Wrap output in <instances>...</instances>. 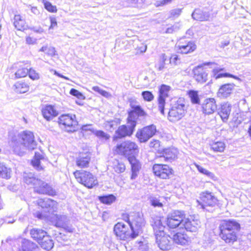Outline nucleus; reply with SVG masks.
Listing matches in <instances>:
<instances>
[{
    "instance_id": "obj_1",
    "label": "nucleus",
    "mask_w": 251,
    "mask_h": 251,
    "mask_svg": "<svg viewBox=\"0 0 251 251\" xmlns=\"http://www.w3.org/2000/svg\"><path fill=\"white\" fill-rule=\"evenodd\" d=\"M114 155L124 156L127 158L131 166L130 178H136L142 168V164L135 155L139 153V148L137 144L132 140H124L117 143L112 149Z\"/></svg>"
},
{
    "instance_id": "obj_2",
    "label": "nucleus",
    "mask_w": 251,
    "mask_h": 251,
    "mask_svg": "<svg viewBox=\"0 0 251 251\" xmlns=\"http://www.w3.org/2000/svg\"><path fill=\"white\" fill-rule=\"evenodd\" d=\"M38 204L43 210L37 212L34 215L35 217L40 220H50L54 223L55 226L63 228L69 232H73V228L66 226V218L64 216L54 213L57 204L56 201L50 199H48L46 201L45 199H40Z\"/></svg>"
},
{
    "instance_id": "obj_3",
    "label": "nucleus",
    "mask_w": 251,
    "mask_h": 251,
    "mask_svg": "<svg viewBox=\"0 0 251 251\" xmlns=\"http://www.w3.org/2000/svg\"><path fill=\"white\" fill-rule=\"evenodd\" d=\"M219 228L220 236L226 243L232 244L236 241L237 233L240 229V225L236 220H223Z\"/></svg>"
},
{
    "instance_id": "obj_4",
    "label": "nucleus",
    "mask_w": 251,
    "mask_h": 251,
    "mask_svg": "<svg viewBox=\"0 0 251 251\" xmlns=\"http://www.w3.org/2000/svg\"><path fill=\"white\" fill-rule=\"evenodd\" d=\"M12 142L14 150L17 151L24 150H33L37 145L33 133L29 131H25L18 134Z\"/></svg>"
},
{
    "instance_id": "obj_5",
    "label": "nucleus",
    "mask_w": 251,
    "mask_h": 251,
    "mask_svg": "<svg viewBox=\"0 0 251 251\" xmlns=\"http://www.w3.org/2000/svg\"><path fill=\"white\" fill-rule=\"evenodd\" d=\"M73 175L79 184L88 189H92L99 185L96 176L91 172L86 170H75Z\"/></svg>"
},
{
    "instance_id": "obj_6",
    "label": "nucleus",
    "mask_w": 251,
    "mask_h": 251,
    "mask_svg": "<svg viewBox=\"0 0 251 251\" xmlns=\"http://www.w3.org/2000/svg\"><path fill=\"white\" fill-rule=\"evenodd\" d=\"M187 110L186 102L184 98H179L172 104L168 112V119L173 122L180 120L185 114Z\"/></svg>"
},
{
    "instance_id": "obj_7",
    "label": "nucleus",
    "mask_w": 251,
    "mask_h": 251,
    "mask_svg": "<svg viewBox=\"0 0 251 251\" xmlns=\"http://www.w3.org/2000/svg\"><path fill=\"white\" fill-rule=\"evenodd\" d=\"M29 183L32 185L34 192L39 194L51 197L57 195L56 190L51 185L40 179L33 177Z\"/></svg>"
},
{
    "instance_id": "obj_8",
    "label": "nucleus",
    "mask_w": 251,
    "mask_h": 251,
    "mask_svg": "<svg viewBox=\"0 0 251 251\" xmlns=\"http://www.w3.org/2000/svg\"><path fill=\"white\" fill-rule=\"evenodd\" d=\"M136 125L131 120L126 119V123L119 126L115 130L112 136V141L116 142L118 140L129 137L133 134Z\"/></svg>"
},
{
    "instance_id": "obj_9",
    "label": "nucleus",
    "mask_w": 251,
    "mask_h": 251,
    "mask_svg": "<svg viewBox=\"0 0 251 251\" xmlns=\"http://www.w3.org/2000/svg\"><path fill=\"white\" fill-rule=\"evenodd\" d=\"M59 126L67 132H72L76 130L78 122L74 114H63L58 118Z\"/></svg>"
},
{
    "instance_id": "obj_10",
    "label": "nucleus",
    "mask_w": 251,
    "mask_h": 251,
    "mask_svg": "<svg viewBox=\"0 0 251 251\" xmlns=\"http://www.w3.org/2000/svg\"><path fill=\"white\" fill-rule=\"evenodd\" d=\"M113 232L118 240L120 241H129L135 238L132 236L129 226H127L121 222L114 225Z\"/></svg>"
},
{
    "instance_id": "obj_11",
    "label": "nucleus",
    "mask_w": 251,
    "mask_h": 251,
    "mask_svg": "<svg viewBox=\"0 0 251 251\" xmlns=\"http://www.w3.org/2000/svg\"><path fill=\"white\" fill-rule=\"evenodd\" d=\"M131 221L129 225L131 231H132V236L137 238L142 232V228L145 226V222L143 215L139 212H131Z\"/></svg>"
},
{
    "instance_id": "obj_12",
    "label": "nucleus",
    "mask_w": 251,
    "mask_h": 251,
    "mask_svg": "<svg viewBox=\"0 0 251 251\" xmlns=\"http://www.w3.org/2000/svg\"><path fill=\"white\" fill-rule=\"evenodd\" d=\"M184 217V213L181 211H174L168 215L167 220L168 226L172 228L180 226L182 228V222Z\"/></svg>"
},
{
    "instance_id": "obj_13",
    "label": "nucleus",
    "mask_w": 251,
    "mask_h": 251,
    "mask_svg": "<svg viewBox=\"0 0 251 251\" xmlns=\"http://www.w3.org/2000/svg\"><path fill=\"white\" fill-rule=\"evenodd\" d=\"M161 228V227L158 226V247L161 250L169 251L172 247V238L166 234Z\"/></svg>"
},
{
    "instance_id": "obj_14",
    "label": "nucleus",
    "mask_w": 251,
    "mask_h": 251,
    "mask_svg": "<svg viewBox=\"0 0 251 251\" xmlns=\"http://www.w3.org/2000/svg\"><path fill=\"white\" fill-rule=\"evenodd\" d=\"M91 161V153L90 151H83L78 153L75 158L76 166L81 169L87 168L89 167Z\"/></svg>"
},
{
    "instance_id": "obj_15",
    "label": "nucleus",
    "mask_w": 251,
    "mask_h": 251,
    "mask_svg": "<svg viewBox=\"0 0 251 251\" xmlns=\"http://www.w3.org/2000/svg\"><path fill=\"white\" fill-rule=\"evenodd\" d=\"M156 132L155 126L151 125L139 130L137 132L136 136L140 142H145L152 137Z\"/></svg>"
},
{
    "instance_id": "obj_16",
    "label": "nucleus",
    "mask_w": 251,
    "mask_h": 251,
    "mask_svg": "<svg viewBox=\"0 0 251 251\" xmlns=\"http://www.w3.org/2000/svg\"><path fill=\"white\" fill-rule=\"evenodd\" d=\"M201 201L200 202L197 201V202L201 206V207L207 211L209 210L207 208L208 207H213L217 202V198L213 196L211 193H202L201 195Z\"/></svg>"
},
{
    "instance_id": "obj_17",
    "label": "nucleus",
    "mask_w": 251,
    "mask_h": 251,
    "mask_svg": "<svg viewBox=\"0 0 251 251\" xmlns=\"http://www.w3.org/2000/svg\"><path fill=\"white\" fill-rule=\"evenodd\" d=\"M171 90V87L165 84H162L159 88V97L158 99V102L159 110L162 115L164 114L165 99L169 97V93Z\"/></svg>"
},
{
    "instance_id": "obj_18",
    "label": "nucleus",
    "mask_w": 251,
    "mask_h": 251,
    "mask_svg": "<svg viewBox=\"0 0 251 251\" xmlns=\"http://www.w3.org/2000/svg\"><path fill=\"white\" fill-rule=\"evenodd\" d=\"M178 151L176 148H168L158 149V159L160 160H169L175 159L177 155Z\"/></svg>"
},
{
    "instance_id": "obj_19",
    "label": "nucleus",
    "mask_w": 251,
    "mask_h": 251,
    "mask_svg": "<svg viewBox=\"0 0 251 251\" xmlns=\"http://www.w3.org/2000/svg\"><path fill=\"white\" fill-rule=\"evenodd\" d=\"M41 114L46 121H50L58 115V112L53 105L47 104L42 107Z\"/></svg>"
},
{
    "instance_id": "obj_20",
    "label": "nucleus",
    "mask_w": 251,
    "mask_h": 251,
    "mask_svg": "<svg viewBox=\"0 0 251 251\" xmlns=\"http://www.w3.org/2000/svg\"><path fill=\"white\" fill-rule=\"evenodd\" d=\"M133 100L130 101V106L131 110L128 112V116L126 119L131 120L134 124L137 125V120L135 118L134 114L137 116H144L146 115V113L144 110L139 105H133Z\"/></svg>"
},
{
    "instance_id": "obj_21",
    "label": "nucleus",
    "mask_w": 251,
    "mask_h": 251,
    "mask_svg": "<svg viewBox=\"0 0 251 251\" xmlns=\"http://www.w3.org/2000/svg\"><path fill=\"white\" fill-rule=\"evenodd\" d=\"M182 224V227H184L187 231L190 232H196L201 226L200 221L192 217L183 219Z\"/></svg>"
},
{
    "instance_id": "obj_22",
    "label": "nucleus",
    "mask_w": 251,
    "mask_h": 251,
    "mask_svg": "<svg viewBox=\"0 0 251 251\" xmlns=\"http://www.w3.org/2000/svg\"><path fill=\"white\" fill-rule=\"evenodd\" d=\"M195 79L199 83H203L208 80V73L202 66H198L193 70Z\"/></svg>"
},
{
    "instance_id": "obj_23",
    "label": "nucleus",
    "mask_w": 251,
    "mask_h": 251,
    "mask_svg": "<svg viewBox=\"0 0 251 251\" xmlns=\"http://www.w3.org/2000/svg\"><path fill=\"white\" fill-rule=\"evenodd\" d=\"M30 66L31 63L29 61L20 62L18 64L17 70L14 74L15 78H21L27 76L28 69Z\"/></svg>"
},
{
    "instance_id": "obj_24",
    "label": "nucleus",
    "mask_w": 251,
    "mask_h": 251,
    "mask_svg": "<svg viewBox=\"0 0 251 251\" xmlns=\"http://www.w3.org/2000/svg\"><path fill=\"white\" fill-rule=\"evenodd\" d=\"M217 108L216 100L214 98L206 99L202 104V110L205 114H213Z\"/></svg>"
},
{
    "instance_id": "obj_25",
    "label": "nucleus",
    "mask_w": 251,
    "mask_h": 251,
    "mask_svg": "<svg viewBox=\"0 0 251 251\" xmlns=\"http://www.w3.org/2000/svg\"><path fill=\"white\" fill-rule=\"evenodd\" d=\"M13 25L18 30L24 31L29 28L25 19L20 14H15L13 19Z\"/></svg>"
},
{
    "instance_id": "obj_26",
    "label": "nucleus",
    "mask_w": 251,
    "mask_h": 251,
    "mask_svg": "<svg viewBox=\"0 0 251 251\" xmlns=\"http://www.w3.org/2000/svg\"><path fill=\"white\" fill-rule=\"evenodd\" d=\"M177 51L179 53L187 54L194 51L196 49V45L192 41L183 43L180 42L178 45Z\"/></svg>"
},
{
    "instance_id": "obj_27",
    "label": "nucleus",
    "mask_w": 251,
    "mask_h": 251,
    "mask_svg": "<svg viewBox=\"0 0 251 251\" xmlns=\"http://www.w3.org/2000/svg\"><path fill=\"white\" fill-rule=\"evenodd\" d=\"M29 234L31 238L38 243L48 234L47 231L40 228H31Z\"/></svg>"
},
{
    "instance_id": "obj_28",
    "label": "nucleus",
    "mask_w": 251,
    "mask_h": 251,
    "mask_svg": "<svg viewBox=\"0 0 251 251\" xmlns=\"http://www.w3.org/2000/svg\"><path fill=\"white\" fill-rule=\"evenodd\" d=\"M234 85L228 83L223 85L219 88L217 96L221 98H226L229 97L233 90Z\"/></svg>"
},
{
    "instance_id": "obj_29",
    "label": "nucleus",
    "mask_w": 251,
    "mask_h": 251,
    "mask_svg": "<svg viewBox=\"0 0 251 251\" xmlns=\"http://www.w3.org/2000/svg\"><path fill=\"white\" fill-rule=\"evenodd\" d=\"M231 105L228 102H225L221 104L219 109L218 114L223 121L226 122L227 121L231 112Z\"/></svg>"
},
{
    "instance_id": "obj_30",
    "label": "nucleus",
    "mask_w": 251,
    "mask_h": 251,
    "mask_svg": "<svg viewBox=\"0 0 251 251\" xmlns=\"http://www.w3.org/2000/svg\"><path fill=\"white\" fill-rule=\"evenodd\" d=\"M38 244L43 250L50 251L53 248L54 243L51 236L48 234L39 242Z\"/></svg>"
},
{
    "instance_id": "obj_31",
    "label": "nucleus",
    "mask_w": 251,
    "mask_h": 251,
    "mask_svg": "<svg viewBox=\"0 0 251 251\" xmlns=\"http://www.w3.org/2000/svg\"><path fill=\"white\" fill-rule=\"evenodd\" d=\"M13 89L16 93L23 94L29 91V85L25 81H18L14 84Z\"/></svg>"
},
{
    "instance_id": "obj_32",
    "label": "nucleus",
    "mask_w": 251,
    "mask_h": 251,
    "mask_svg": "<svg viewBox=\"0 0 251 251\" xmlns=\"http://www.w3.org/2000/svg\"><path fill=\"white\" fill-rule=\"evenodd\" d=\"M192 17L197 21H206L209 19L210 14L208 12L203 11L200 9H197L193 12Z\"/></svg>"
},
{
    "instance_id": "obj_33",
    "label": "nucleus",
    "mask_w": 251,
    "mask_h": 251,
    "mask_svg": "<svg viewBox=\"0 0 251 251\" xmlns=\"http://www.w3.org/2000/svg\"><path fill=\"white\" fill-rule=\"evenodd\" d=\"M224 70V68H216L213 69L212 71V76L213 77L215 78L216 79H217L218 78H221V77H232L235 79H238V77L236 76L233 75L231 74H230L229 73H222V71Z\"/></svg>"
},
{
    "instance_id": "obj_34",
    "label": "nucleus",
    "mask_w": 251,
    "mask_h": 251,
    "mask_svg": "<svg viewBox=\"0 0 251 251\" xmlns=\"http://www.w3.org/2000/svg\"><path fill=\"white\" fill-rule=\"evenodd\" d=\"M171 174V169L168 165L158 164V177L166 179Z\"/></svg>"
},
{
    "instance_id": "obj_35",
    "label": "nucleus",
    "mask_w": 251,
    "mask_h": 251,
    "mask_svg": "<svg viewBox=\"0 0 251 251\" xmlns=\"http://www.w3.org/2000/svg\"><path fill=\"white\" fill-rule=\"evenodd\" d=\"M188 238L186 234L177 232L173 235V240L177 244L184 245L187 243Z\"/></svg>"
},
{
    "instance_id": "obj_36",
    "label": "nucleus",
    "mask_w": 251,
    "mask_h": 251,
    "mask_svg": "<svg viewBox=\"0 0 251 251\" xmlns=\"http://www.w3.org/2000/svg\"><path fill=\"white\" fill-rule=\"evenodd\" d=\"M98 199L102 204L110 205L116 201V197L113 194H109L99 196Z\"/></svg>"
},
{
    "instance_id": "obj_37",
    "label": "nucleus",
    "mask_w": 251,
    "mask_h": 251,
    "mask_svg": "<svg viewBox=\"0 0 251 251\" xmlns=\"http://www.w3.org/2000/svg\"><path fill=\"white\" fill-rule=\"evenodd\" d=\"M44 157L39 152H35L33 159L31 161V164L37 170H42L44 168L40 166V161Z\"/></svg>"
},
{
    "instance_id": "obj_38",
    "label": "nucleus",
    "mask_w": 251,
    "mask_h": 251,
    "mask_svg": "<svg viewBox=\"0 0 251 251\" xmlns=\"http://www.w3.org/2000/svg\"><path fill=\"white\" fill-rule=\"evenodd\" d=\"M122 120L120 118H115L113 120L106 121L104 124V127L109 130H113L115 127L121 123Z\"/></svg>"
},
{
    "instance_id": "obj_39",
    "label": "nucleus",
    "mask_w": 251,
    "mask_h": 251,
    "mask_svg": "<svg viewBox=\"0 0 251 251\" xmlns=\"http://www.w3.org/2000/svg\"><path fill=\"white\" fill-rule=\"evenodd\" d=\"M211 148L215 152H222L225 149L226 145L224 142L218 141L212 143Z\"/></svg>"
},
{
    "instance_id": "obj_40",
    "label": "nucleus",
    "mask_w": 251,
    "mask_h": 251,
    "mask_svg": "<svg viewBox=\"0 0 251 251\" xmlns=\"http://www.w3.org/2000/svg\"><path fill=\"white\" fill-rule=\"evenodd\" d=\"M27 76L32 80H37L40 78V74L31 66L29 68Z\"/></svg>"
},
{
    "instance_id": "obj_41",
    "label": "nucleus",
    "mask_w": 251,
    "mask_h": 251,
    "mask_svg": "<svg viewBox=\"0 0 251 251\" xmlns=\"http://www.w3.org/2000/svg\"><path fill=\"white\" fill-rule=\"evenodd\" d=\"M34 245L36 248L37 247L33 242L29 240L25 241L22 242L21 248L19 250V251H32L33 249L31 247V246Z\"/></svg>"
},
{
    "instance_id": "obj_42",
    "label": "nucleus",
    "mask_w": 251,
    "mask_h": 251,
    "mask_svg": "<svg viewBox=\"0 0 251 251\" xmlns=\"http://www.w3.org/2000/svg\"><path fill=\"white\" fill-rule=\"evenodd\" d=\"M188 95L191 99V102L193 104L200 103V100L197 91L194 90H190L188 92Z\"/></svg>"
},
{
    "instance_id": "obj_43",
    "label": "nucleus",
    "mask_w": 251,
    "mask_h": 251,
    "mask_svg": "<svg viewBox=\"0 0 251 251\" xmlns=\"http://www.w3.org/2000/svg\"><path fill=\"white\" fill-rule=\"evenodd\" d=\"M40 51L45 52L46 54L49 56H53L56 55V50L53 47L50 46H44L40 49Z\"/></svg>"
},
{
    "instance_id": "obj_44",
    "label": "nucleus",
    "mask_w": 251,
    "mask_h": 251,
    "mask_svg": "<svg viewBox=\"0 0 251 251\" xmlns=\"http://www.w3.org/2000/svg\"><path fill=\"white\" fill-rule=\"evenodd\" d=\"M180 27V25L177 23L170 27H165V29H163L160 32L163 33H173L174 32L177 31Z\"/></svg>"
},
{
    "instance_id": "obj_45",
    "label": "nucleus",
    "mask_w": 251,
    "mask_h": 251,
    "mask_svg": "<svg viewBox=\"0 0 251 251\" xmlns=\"http://www.w3.org/2000/svg\"><path fill=\"white\" fill-rule=\"evenodd\" d=\"M169 62V57H168L165 54H162L160 56L158 67L159 70H162L165 68V65Z\"/></svg>"
},
{
    "instance_id": "obj_46",
    "label": "nucleus",
    "mask_w": 251,
    "mask_h": 251,
    "mask_svg": "<svg viewBox=\"0 0 251 251\" xmlns=\"http://www.w3.org/2000/svg\"><path fill=\"white\" fill-rule=\"evenodd\" d=\"M45 8L50 13H56L57 8L55 5H53L51 2L46 1L43 2Z\"/></svg>"
},
{
    "instance_id": "obj_47",
    "label": "nucleus",
    "mask_w": 251,
    "mask_h": 251,
    "mask_svg": "<svg viewBox=\"0 0 251 251\" xmlns=\"http://www.w3.org/2000/svg\"><path fill=\"white\" fill-rule=\"evenodd\" d=\"M114 171L118 174L123 173L126 170V165L123 162H118L113 167Z\"/></svg>"
},
{
    "instance_id": "obj_48",
    "label": "nucleus",
    "mask_w": 251,
    "mask_h": 251,
    "mask_svg": "<svg viewBox=\"0 0 251 251\" xmlns=\"http://www.w3.org/2000/svg\"><path fill=\"white\" fill-rule=\"evenodd\" d=\"M94 134L100 139L107 140L110 138V135L102 130H97L94 132Z\"/></svg>"
},
{
    "instance_id": "obj_49",
    "label": "nucleus",
    "mask_w": 251,
    "mask_h": 251,
    "mask_svg": "<svg viewBox=\"0 0 251 251\" xmlns=\"http://www.w3.org/2000/svg\"><path fill=\"white\" fill-rule=\"evenodd\" d=\"M196 166L198 170L201 173L203 174L210 178H213L214 177V175L212 173L202 168L201 166L198 165H196Z\"/></svg>"
},
{
    "instance_id": "obj_50",
    "label": "nucleus",
    "mask_w": 251,
    "mask_h": 251,
    "mask_svg": "<svg viewBox=\"0 0 251 251\" xmlns=\"http://www.w3.org/2000/svg\"><path fill=\"white\" fill-rule=\"evenodd\" d=\"M142 96L144 100L145 101H151L154 98V96L152 95V94L151 93V92L150 91H145L142 92Z\"/></svg>"
},
{
    "instance_id": "obj_51",
    "label": "nucleus",
    "mask_w": 251,
    "mask_h": 251,
    "mask_svg": "<svg viewBox=\"0 0 251 251\" xmlns=\"http://www.w3.org/2000/svg\"><path fill=\"white\" fill-rule=\"evenodd\" d=\"M0 176L3 178H9L10 177L9 170L6 167H1L0 170Z\"/></svg>"
},
{
    "instance_id": "obj_52",
    "label": "nucleus",
    "mask_w": 251,
    "mask_h": 251,
    "mask_svg": "<svg viewBox=\"0 0 251 251\" xmlns=\"http://www.w3.org/2000/svg\"><path fill=\"white\" fill-rule=\"evenodd\" d=\"M70 94L72 96L76 97L78 99H84V97L82 93L78 91L77 90L72 88L70 90Z\"/></svg>"
},
{
    "instance_id": "obj_53",
    "label": "nucleus",
    "mask_w": 251,
    "mask_h": 251,
    "mask_svg": "<svg viewBox=\"0 0 251 251\" xmlns=\"http://www.w3.org/2000/svg\"><path fill=\"white\" fill-rule=\"evenodd\" d=\"M169 62L174 65H176L180 63V58L176 54H173L169 59Z\"/></svg>"
},
{
    "instance_id": "obj_54",
    "label": "nucleus",
    "mask_w": 251,
    "mask_h": 251,
    "mask_svg": "<svg viewBox=\"0 0 251 251\" xmlns=\"http://www.w3.org/2000/svg\"><path fill=\"white\" fill-rule=\"evenodd\" d=\"M122 219L123 220L126 222L128 225L130 224L131 219H130V217H131V213L129 214L126 212H125L121 215Z\"/></svg>"
},
{
    "instance_id": "obj_55",
    "label": "nucleus",
    "mask_w": 251,
    "mask_h": 251,
    "mask_svg": "<svg viewBox=\"0 0 251 251\" xmlns=\"http://www.w3.org/2000/svg\"><path fill=\"white\" fill-rule=\"evenodd\" d=\"M158 137L162 139L163 141H167L170 137L169 134L164 133V131L161 129V131H158Z\"/></svg>"
},
{
    "instance_id": "obj_56",
    "label": "nucleus",
    "mask_w": 251,
    "mask_h": 251,
    "mask_svg": "<svg viewBox=\"0 0 251 251\" xmlns=\"http://www.w3.org/2000/svg\"><path fill=\"white\" fill-rule=\"evenodd\" d=\"M26 43L28 45H33L36 41V38L33 36L28 35L25 38Z\"/></svg>"
},
{
    "instance_id": "obj_57",
    "label": "nucleus",
    "mask_w": 251,
    "mask_h": 251,
    "mask_svg": "<svg viewBox=\"0 0 251 251\" xmlns=\"http://www.w3.org/2000/svg\"><path fill=\"white\" fill-rule=\"evenodd\" d=\"M93 90L98 92L99 94H101L103 96L107 97L109 95V94L107 92L100 89L98 86L94 87L93 88Z\"/></svg>"
},
{
    "instance_id": "obj_58",
    "label": "nucleus",
    "mask_w": 251,
    "mask_h": 251,
    "mask_svg": "<svg viewBox=\"0 0 251 251\" xmlns=\"http://www.w3.org/2000/svg\"><path fill=\"white\" fill-rule=\"evenodd\" d=\"M181 12L180 9H175L171 11V15L173 16H178Z\"/></svg>"
},
{
    "instance_id": "obj_59",
    "label": "nucleus",
    "mask_w": 251,
    "mask_h": 251,
    "mask_svg": "<svg viewBox=\"0 0 251 251\" xmlns=\"http://www.w3.org/2000/svg\"><path fill=\"white\" fill-rule=\"evenodd\" d=\"M50 28H53L54 27L57 26V23L55 18L52 17L50 18Z\"/></svg>"
},
{
    "instance_id": "obj_60",
    "label": "nucleus",
    "mask_w": 251,
    "mask_h": 251,
    "mask_svg": "<svg viewBox=\"0 0 251 251\" xmlns=\"http://www.w3.org/2000/svg\"><path fill=\"white\" fill-rule=\"evenodd\" d=\"M137 243L139 245V248L140 250H146L148 248L147 244L145 243L143 241H138Z\"/></svg>"
},
{
    "instance_id": "obj_61",
    "label": "nucleus",
    "mask_w": 251,
    "mask_h": 251,
    "mask_svg": "<svg viewBox=\"0 0 251 251\" xmlns=\"http://www.w3.org/2000/svg\"><path fill=\"white\" fill-rule=\"evenodd\" d=\"M54 74L57 76H58V77H61V78H64V79L65 80H69L70 79L69 77H67V76H65L60 74H59V73H58L56 71H54Z\"/></svg>"
},
{
    "instance_id": "obj_62",
    "label": "nucleus",
    "mask_w": 251,
    "mask_h": 251,
    "mask_svg": "<svg viewBox=\"0 0 251 251\" xmlns=\"http://www.w3.org/2000/svg\"><path fill=\"white\" fill-rule=\"evenodd\" d=\"M162 199H163L162 198H159L158 199V207H162L163 205L166 204V202L164 201H162Z\"/></svg>"
},
{
    "instance_id": "obj_63",
    "label": "nucleus",
    "mask_w": 251,
    "mask_h": 251,
    "mask_svg": "<svg viewBox=\"0 0 251 251\" xmlns=\"http://www.w3.org/2000/svg\"><path fill=\"white\" fill-rule=\"evenodd\" d=\"M156 144L157 141L156 140H153L150 143L149 146L150 148H154Z\"/></svg>"
},
{
    "instance_id": "obj_64",
    "label": "nucleus",
    "mask_w": 251,
    "mask_h": 251,
    "mask_svg": "<svg viewBox=\"0 0 251 251\" xmlns=\"http://www.w3.org/2000/svg\"><path fill=\"white\" fill-rule=\"evenodd\" d=\"M151 204L152 205H153L154 206H157V201H155L153 200V201H151Z\"/></svg>"
}]
</instances>
